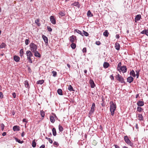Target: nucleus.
Here are the masks:
<instances>
[{
  "mask_svg": "<svg viewBox=\"0 0 148 148\" xmlns=\"http://www.w3.org/2000/svg\"><path fill=\"white\" fill-rule=\"evenodd\" d=\"M121 62H119L117 65V70L120 72L121 71L123 73L126 72L127 70L126 66H121Z\"/></svg>",
  "mask_w": 148,
  "mask_h": 148,
  "instance_id": "nucleus-1",
  "label": "nucleus"
},
{
  "mask_svg": "<svg viewBox=\"0 0 148 148\" xmlns=\"http://www.w3.org/2000/svg\"><path fill=\"white\" fill-rule=\"evenodd\" d=\"M110 112L112 116H113L114 114V111L116 108V105L113 101L110 102Z\"/></svg>",
  "mask_w": 148,
  "mask_h": 148,
  "instance_id": "nucleus-2",
  "label": "nucleus"
},
{
  "mask_svg": "<svg viewBox=\"0 0 148 148\" xmlns=\"http://www.w3.org/2000/svg\"><path fill=\"white\" fill-rule=\"evenodd\" d=\"M26 54L27 56V59L30 63H32L31 57L33 56V54L30 50H28L26 52Z\"/></svg>",
  "mask_w": 148,
  "mask_h": 148,
  "instance_id": "nucleus-3",
  "label": "nucleus"
},
{
  "mask_svg": "<svg viewBox=\"0 0 148 148\" xmlns=\"http://www.w3.org/2000/svg\"><path fill=\"white\" fill-rule=\"evenodd\" d=\"M30 49L32 52L36 51L37 49V46L33 42H31L29 45Z\"/></svg>",
  "mask_w": 148,
  "mask_h": 148,
  "instance_id": "nucleus-4",
  "label": "nucleus"
},
{
  "mask_svg": "<svg viewBox=\"0 0 148 148\" xmlns=\"http://www.w3.org/2000/svg\"><path fill=\"white\" fill-rule=\"evenodd\" d=\"M116 78L117 80L121 83L125 84V82L124 81L123 78L119 74H118L116 76Z\"/></svg>",
  "mask_w": 148,
  "mask_h": 148,
  "instance_id": "nucleus-5",
  "label": "nucleus"
},
{
  "mask_svg": "<svg viewBox=\"0 0 148 148\" xmlns=\"http://www.w3.org/2000/svg\"><path fill=\"white\" fill-rule=\"evenodd\" d=\"M124 140L125 142L127 144L130 145L131 147L133 146V143L130 141L127 136H124Z\"/></svg>",
  "mask_w": 148,
  "mask_h": 148,
  "instance_id": "nucleus-6",
  "label": "nucleus"
},
{
  "mask_svg": "<svg viewBox=\"0 0 148 148\" xmlns=\"http://www.w3.org/2000/svg\"><path fill=\"white\" fill-rule=\"evenodd\" d=\"M69 40L71 42L74 43L75 40H76V37L75 36L72 35L69 38Z\"/></svg>",
  "mask_w": 148,
  "mask_h": 148,
  "instance_id": "nucleus-7",
  "label": "nucleus"
},
{
  "mask_svg": "<svg viewBox=\"0 0 148 148\" xmlns=\"http://www.w3.org/2000/svg\"><path fill=\"white\" fill-rule=\"evenodd\" d=\"M50 117L51 122L52 123H54L55 121V118L56 117V115H50Z\"/></svg>",
  "mask_w": 148,
  "mask_h": 148,
  "instance_id": "nucleus-8",
  "label": "nucleus"
},
{
  "mask_svg": "<svg viewBox=\"0 0 148 148\" xmlns=\"http://www.w3.org/2000/svg\"><path fill=\"white\" fill-rule=\"evenodd\" d=\"M42 38L45 42V44L46 45H47L48 44V39L47 38L45 35H42Z\"/></svg>",
  "mask_w": 148,
  "mask_h": 148,
  "instance_id": "nucleus-9",
  "label": "nucleus"
},
{
  "mask_svg": "<svg viewBox=\"0 0 148 148\" xmlns=\"http://www.w3.org/2000/svg\"><path fill=\"white\" fill-rule=\"evenodd\" d=\"M50 20L51 23L53 24H55L56 23V20L53 16H51L50 17Z\"/></svg>",
  "mask_w": 148,
  "mask_h": 148,
  "instance_id": "nucleus-10",
  "label": "nucleus"
},
{
  "mask_svg": "<svg viewBox=\"0 0 148 148\" xmlns=\"http://www.w3.org/2000/svg\"><path fill=\"white\" fill-rule=\"evenodd\" d=\"M89 83L90 84L91 87L92 88H94L95 86V84L92 79H90L89 81Z\"/></svg>",
  "mask_w": 148,
  "mask_h": 148,
  "instance_id": "nucleus-11",
  "label": "nucleus"
},
{
  "mask_svg": "<svg viewBox=\"0 0 148 148\" xmlns=\"http://www.w3.org/2000/svg\"><path fill=\"white\" fill-rule=\"evenodd\" d=\"M141 18V16L140 14L137 15L135 18V21L136 22L140 20Z\"/></svg>",
  "mask_w": 148,
  "mask_h": 148,
  "instance_id": "nucleus-12",
  "label": "nucleus"
},
{
  "mask_svg": "<svg viewBox=\"0 0 148 148\" xmlns=\"http://www.w3.org/2000/svg\"><path fill=\"white\" fill-rule=\"evenodd\" d=\"M137 104L138 106H143L144 105V102L143 101H139L137 102Z\"/></svg>",
  "mask_w": 148,
  "mask_h": 148,
  "instance_id": "nucleus-13",
  "label": "nucleus"
},
{
  "mask_svg": "<svg viewBox=\"0 0 148 148\" xmlns=\"http://www.w3.org/2000/svg\"><path fill=\"white\" fill-rule=\"evenodd\" d=\"M13 59L15 62H18L19 61L20 58L18 56H14Z\"/></svg>",
  "mask_w": 148,
  "mask_h": 148,
  "instance_id": "nucleus-14",
  "label": "nucleus"
},
{
  "mask_svg": "<svg viewBox=\"0 0 148 148\" xmlns=\"http://www.w3.org/2000/svg\"><path fill=\"white\" fill-rule=\"evenodd\" d=\"M34 53V56L36 57L40 58L41 55L39 53L38 51H36L35 52H33Z\"/></svg>",
  "mask_w": 148,
  "mask_h": 148,
  "instance_id": "nucleus-15",
  "label": "nucleus"
},
{
  "mask_svg": "<svg viewBox=\"0 0 148 148\" xmlns=\"http://www.w3.org/2000/svg\"><path fill=\"white\" fill-rule=\"evenodd\" d=\"M71 6H75L77 7L78 8L79 7L80 4H79L78 2H75L74 3H72L71 5Z\"/></svg>",
  "mask_w": 148,
  "mask_h": 148,
  "instance_id": "nucleus-16",
  "label": "nucleus"
},
{
  "mask_svg": "<svg viewBox=\"0 0 148 148\" xmlns=\"http://www.w3.org/2000/svg\"><path fill=\"white\" fill-rule=\"evenodd\" d=\"M13 130L14 131H18L20 130L19 127L17 125H15L13 127Z\"/></svg>",
  "mask_w": 148,
  "mask_h": 148,
  "instance_id": "nucleus-17",
  "label": "nucleus"
},
{
  "mask_svg": "<svg viewBox=\"0 0 148 148\" xmlns=\"http://www.w3.org/2000/svg\"><path fill=\"white\" fill-rule=\"evenodd\" d=\"M95 103H93L92 104V106L90 110L91 112H94L95 110Z\"/></svg>",
  "mask_w": 148,
  "mask_h": 148,
  "instance_id": "nucleus-18",
  "label": "nucleus"
},
{
  "mask_svg": "<svg viewBox=\"0 0 148 148\" xmlns=\"http://www.w3.org/2000/svg\"><path fill=\"white\" fill-rule=\"evenodd\" d=\"M134 78L132 77H129L127 79V82L130 83H131L133 80Z\"/></svg>",
  "mask_w": 148,
  "mask_h": 148,
  "instance_id": "nucleus-19",
  "label": "nucleus"
},
{
  "mask_svg": "<svg viewBox=\"0 0 148 148\" xmlns=\"http://www.w3.org/2000/svg\"><path fill=\"white\" fill-rule=\"evenodd\" d=\"M140 33L142 34L146 35L148 36V29H145L141 32Z\"/></svg>",
  "mask_w": 148,
  "mask_h": 148,
  "instance_id": "nucleus-20",
  "label": "nucleus"
},
{
  "mask_svg": "<svg viewBox=\"0 0 148 148\" xmlns=\"http://www.w3.org/2000/svg\"><path fill=\"white\" fill-rule=\"evenodd\" d=\"M77 32L79 34H80L81 36H84L83 33L77 29H75L74 30V32Z\"/></svg>",
  "mask_w": 148,
  "mask_h": 148,
  "instance_id": "nucleus-21",
  "label": "nucleus"
},
{
  "mask_svg": "<svg viewBox=\"0 0 148 148\" xmlns=\"http://www.w3.org/2000/svg\"><path fill=\"white\" fill-rule=\"evenodd\" d=\"M115 47L116 49L118 51L120 49V46L119 44L117 42H116L115 44Z\"/></svg>",
  "mask_w": 148,
  "mask_h": 148,
  "instance_id": "nucleus-22",
  "label": "nucleus"
},
{
  "mask_svg": "<svg viewBox=\"0 0 148 148\" xmlns=\"http://www.w3.org/2000/svg\"><path fill=\"white\" fill-rule=\"evenodd\" d=\"M138 117L139 118V120L140 121H143L144 119L143 116L141 114H138Z\"/></svg>",
  "mask_w": 148,
  "mask_h": 148,
  "instance_id": "nucleus-23",
  "label": "nucleus"
},
{
  "mask_svg": "<svg viewBox=\"0 0 148 148\" xmlns=\"http://www.w3.org/2000/svg\"><path fill=\"white\" fill-rule=\"evenodd\" d=\"M109 65V64L108 62H105L103 64V66L104 68H107L108 67Z\"/></svg>",
  "mask_w": 148,
  "mask_h": 148,
  "instance_id": "nucleus-24",
  "label": "nucleus"
},
{
  "mask_svg": "<svg viewBox=\"0 0 148 148\" xmlns=\"http://www.w3.org/2000/svg\"><path fill=\"white\" fill-rule=\"evenodd\" d=\"M52 131L53 135L54 136H56V129L53 127L52 130Z\"/></svg>",
  "mask_w": 148,
  "mask_h": 148,
  "instance_id": "nucleus-25",
  "label": "nucleus"
},
{
  "mask_svg": "<svg viewBox=\"0 0 148 148\" xmlns=\"http://www.w3.org/2000/svg\"><path fill=\"white\" fill-rule=\"evenodd\" d=\"M57 92L58 94L60 95H63L62 93V90L61 89H58L57 90Z\"/></svg>",
  "mask_w": 148,
  "mask_h": 148,
  "instance_id": "nucleus-26",
  "label": "nucleus"
},
{
  "mask_svg": "<svg viewBox=\"0 0 148 148\" xmlns=\"http://www.w3.org/2000/svg\"><path fill=\"white\" fill-rule=\"evenodd\" d=\"M87 15L88 16L92 17L93 16V14L91 13L90 11L89 10H88L87 13Z\"/></svg>",
  "mask_w": 148,
  "mask_h": 148,
  "instance_id": "nucleus-27",
  "label": "nucleus"
},
{
  "mask_svg": "<svg viewBox=\"0 0 148 148\" xmlns=\"http://www.w3.org/2000/svg\"><path fill=\"white\" fill-rule=\"evenodd\" d=\"M109 33L108 32V31L105 30L103 33V35L106 37H108V36Z\"/></svg>",
  "mask_w": 148,
  "mask_h": 148,
  "instance_id": "nucleus-28",
  "label": "nucleus"
},
{
  "mask_svg": "<svg viewBox=\"0 0 148 148\" xmlns=\"http://www.w3.org/2000/svg\"><path fill=\"white\" fill-rule=\"evenodd\" d=\"M130 74L134 77L136 76L134 71L133 70L130 72Z\"/></svg>",
  "mask_w": 148,
  "mask_h": 148,
  "instance_id": "nucleus-29",
  "label": "nucleus"
},
{
  "mask_svg": "<svg viewBox=\"0 0 148 148\" xmlns=\"http://www.w3.org/2000/svg\"><path fill=\"white\" fill-rule=\"evenodd\" d=\"M19 53L20 54V56L22 57L23 55L24 54V51L23 49H21L19 52Z\"/></svg>",
  "mask_w": 148,
  "mask_h": 148,
  "instance_id": "nucleus-30",
  "label": "nucleus"
},
{
  "mask_svg": "<svg viewBox=\"0 0 148 148\" xmlns=\"http://www.w3.org/2000/svg\"><path fill=\"white\" fill-rule=\"evenodd\" d=\"M44 80H41L37 81L36 84H42L44 83Z\"/></svg>",
  "mask_w": 148,
  "mask_h": 148,
  "instance_id": "nucleus-31",
  "label": "nucleus"
},
{
  "mask_svg": "<svg viewBox=\"0 0 148 148\" xmlns=\"http://www.w3.org/2000/svg\"><path fill=\"white\" fill-rule=\"evenodd\" d=\"M40 20L39 19H36L35 21V23L38 26H40V23L39 22Z\"/></svg>",
  "mask_w": 148,
  "mask_h": 148,
  "instance_id": "nucleus-32",
  "label": "nucleus"
},
{
  "mask_svg": "<svg viewBox=\"0 0 148 148\" xmlns=\"http://www.w3.org/2000/svg\"><path fill=\"white\" fill-rule=\"evenodd\" d=\"M15 139L16 141V142H18L19 143H20L22 144L23 142V141H21V140H19L17 138H15Z\"/></svg>",
  "mask_w": 148,
  "mask_h": 148,
  "instance_id": "nucleus-33",
  "label": "nucleus"
},
{
  "mask_svg": "<svg viewBox=\"0 0 148 148\" xmlns=\"http://www.w3.org/2000/svg\"><path fill=\"white\" fill-rule=\"evenodd\" d=\"M71 46V48L73 49H74L76 47V45L74 43H72Z\"/></svg>",
  "mask_w": 148,
  "mask_h": 148,
  "instance_id": "nucleus-34",
  "label": "nucleus"
},
{
  "mask_svg": "<svg viewBox=\"0 0 148 148\" xmlns=\"http://www.w3.org/2000/svg\"><path fill=\"white\" fill-rule=\"evenodd\" d=\"M137 111L139 112H141L142 110H143V109L142 108L139 106L137 107Z\"/></svg>",
  "mask_w": 148,
  "mask_h": 148,
  "instance_id": "nucleus-35",
  "label": "nucleus"
},
{
  "mask_svg": "<svg viewBox=\"0 0 148 148\" xmlns=\"http://www.w3.org/2000/svg\"><path fill=\"white\" fill-rule=\"evenodd\" d=\"M6 46V45L3 42L0 45V49L1 48H4Z\"/></svg>",
  "mask_w": 148,
  "mask_h": 148,
  "instance_id": "nucleus-36",
  "label": "nucleus"
},
{
  "mask_svg": "<svg viewBox=\"0 0 148 148\" xmlns=\"http://www.w3.org/2000/svg\"><path fill=\"white\" fill-rule=\"evenodd\" d=\"M68 89L69 90L71 91H74V90L73 89V87L72 86L70 85L68 87Z\"/></svg>",
  "mask_w": 148,
  "mask_h": 148,
  "instance_id": "nucleus-37",
  "label": "nucleus"
},
{
  "mask_svg": "<svg viewBox=\"0 0 148 148\" xmlns=\"http://www.w3.org/2000/svg\"><path fill=\"white\" fill-rule=\"evenodd\" d=\"M25 87L27 88L29 86V84L28 83V81L26 80L25 81Z\"/></svg>",
  "mask_w": 148,
  "mask_h": 148,
  "instance_id": "nucleus-38",
  "label": "nucleus"
},
{
  "mask_svg": "<svg viewBox=\"0 0 148 148\" xmlns=\"http://www.w3.org/2000/svg\"><path fill=\"white\" fill-rule=\"evenodd\" d=\"M36 143L35 142V140H34L32 141V145L33 147H35L36 146Z\"/></svg>",
  "mask_w": 148,
  "mask_h": 148,
  "instance_id": "nucleus-39",
  "label": "nucleus"
},
{
  "mask_svg": "<svg viewBox=\"0 0 148 148\" xmlns=\"http://www.w3.org/2000/svg\"><path fill=\"white\" fill-rule=\"evenodd\" d=\"M63 127L60 125H59V130L60 132H62L63 131Z\"/></svg>",
  "mask_w": 148,
  "mask_h": 148,
  "instance_id": "nucleus-40",
  "label": "nucleus"
},
{
  "mask_svg": "<svg viewBox=\"0 0 148 148\" xmlns=\"http://www.w3.org/2000/svg\"><path fill=\"white\" fill-rule=\"evenodd\" d=\"M83 31L84 32V33H83L84 36V35L85 36H87L89 35V34L88 32L84 30Z\"/></svg>",
  "mask_w": 148,
  "mask_h": 148,
  "instance_id": "nucleus-41",
  "label": "nucleus"
},
{
  "mask_svg": "<svg viewBox=\"0 0 148 148\" xmlns=\"http://www.w3.org/2000/svg\"><path fill=\"white\" fill-rule=\"evenodd\" d=\"M59 14L61 16H63L65 15V13L64 12H61L59 13Z\"/></svg>",
  "mask_w": 148,
  "mask_h": 148,
  "instance_id": "nucleus-42",
  "label": "nucleus"
},
{
  "mask_svg": "<svg viewBox=\"0 0 148 148\" xmlns=\"http://www.w3.org/2000/svg\"><path fill=\"white\" fill-rule=\"evenodd\" d=\"M40 114L42 117H44L45 115V112L42 110L40 111Z\"/></svg>",
  "mask_w": 148,
  "mask_h": 148,
  "instance_id": "nucleus-43",
  "label": "nucleus"
},
{
  "mask_svg": "<svg viewBox=\"0 0 148 148\" xmlns=\"http://www.w3.org/2000/svg\"><path fill=\"white\" fill-rule=\"evenodd\" d=\"M25 44L26 45H27L30 42V41L28 39H26L25 40Z\"/></svg>",
  "mask_w": 148,
  "mask_h": 148,
  "instance_id": "nucleus-44",
  "label": "nucleus"
},
{
  "mask_svg": "<svg viewBox=\"0 0 148 148\" xmlns=\"http://www.w3.org/2000/svg\"><path fill=\"white\" fill-rule=\"evenodd\" d=\"M136 76H137V78H138L139 76V71L137 70L136 71Z\"/></svg>",
  "mask_w": 148,
  "mask_h": 148,
  "instance_id": "nucleus-45",
  "label": "nucleus"
},
{
  "mask_svg": "<svg viewBox=\"0 0 148 148\" xmlns=\"http://www.w3.org/2000/svg\"><path fill=\"white\" fill-rule=\"evenodd\" d=\"M53 145L54 146H56L57 147L59 146V144L57 142L55 141L53 143Z\"/></svg>",
  "mask_w": 148,
  "mask_h": 148,
  "instance_id": "nucleus-46",
  "label": "nucleus"
},
{
  "mask_svg": "<svg viewBox=\"0 0 148 148\" xmlns=\"http://www.w3.org/2000/svg\"><path fill=\"white\" fill-rule=\"evenodd\" d=\"M52 73L53 74V76L55 77V76H56V75H57V73H56V71H53L52 72Z\"/></svg>",
  "mask_w": 148,
  "mask_h": 148,
  "instance_id": "nucleus-47",
  "label": "nucleus"
},
{
  "mask_svg": "<svg viewBox=\"0 0 148 148\" xmlns=\"http://www.w3.org/2000/svg\"><path fill=\"white\" fill-rule=\"evenodd\" d=\"M47 29L48 30L49 32H51L52 31V29L49 26H47Z\"/></svg>",
  "mask_w": 148,
  "mask_h": 148,
  "instance_id": "nucleus-48",
  "label": "nucleus"
},
{
  "mask_svg": "<svg viewBox=\"0 0 148 148\" xmlns=\"http://www.w3.org/2000/svg\"><path fill=\"white\" fill-rule=\"evenodd\" d=\"M82 52L83 53H86V47H84L82 49Z\"/></svg>",
  "mask_w": 148,
  "mask_h": 148,
  "instance_id": "nucleus-49",
  "label": "nucleus"
},
{
  "mask_svg": "<svg viewBox=\"0 0 148 148\" xmlns=\"http://www.w3.org/2000/svg\"><path fill=\"white\" fill-rule=\"evenodd\" d=\"M1 130H3L4 129V124L2 123L1 125Z\"/></svg>",
  "mask_w": 148,
  "mask_h": 148,
  "instance_id": "nucleus-50",
  "label": "nucleus"
},
{
  "mask_svg": "<svg viewBox=\"0 0 148 148\" xmlns=\"http://www.w3.org/2000/svg\"><path fill=\"white\" fill-rule=\"evenodd\" d=\"M3 97V93L1 92H0V98L2 99Z\"/></svg>",
  "mask_w": 148,
  "mask_h": 148,
  "instance_id": "nucleus-51",
  "label": "nucleus"
},
{
  "mask_svg": "<svg viewBox=\"0 0 148 148\" xmlns=\"http://www.w3.org/2000/svg\"><path fill=\"white\" fill-rule=\"evenodd\" d=\"M94 112H91V111L90 110V111H89V113H88V115L89 117H90V116L92 115V114H93Z\"/></svg>",
  "mask_w": 148,
  "mask_h": 148,
  "instance_id": "nucleus-52",
  "label": "nucleus"
},
{
  "mask_svg": "<svg viewBox=\"0 0 148 148\" xmlns=\"http://www.w3.org/2000/svg\"><path fill=\"white\" fill-rule=\"evenodd\" d=\"M95 44L98 45H99L101 44V43L99 41H96L95 42Z\"/></svg>",
  "mask_w": 148,
  "mask_h": 148,
  "instance_id": "nucleus-53",
  "label": "nucleus"
},
{
  "mask_svg": "<svg viewBox=\"0 0 148 148\" xmlns=\"http://www.w3.org/2000/svg\"><path fill=\"white\" fill-rule=\"evenodd\" d=\"M110 77L111 79L112 80H113L114 79V77L113 75H111L110 76Z\"/></svg>",
  "mask_w": 148,
  "mask_h": 148,
  "instance_id": "nucleus-54",
  "label": "nucleus"
},
{
  "mask_svg": "<svg viewBox=\"0 0 148 148\" xmlns=\"http://www.w3.org/2000/svg\"><path fill=\"white\" fill-rule=\"evenodd\" d=\"M25 134V133L24 132H23L21 134V136L22 137H24Z\"/></svg>",
  "mask_w": 148,
  "mask_h": 148,
  "instance_id": "nucleus-55",
  "label": "nucleus"
},
{
  "mask_svg": "<svg viewBox=\"0 0 148 148\" xmlns=\"http://www.w3.org/2000/svg\"><path fill=\"white\" fill-rule=\"evenodd\" d=\"M12 96H13V97L14 98H15L16 97V93H15V92H13V93H12Z\"/></svg>",
  "mask_w": 148,
  "mask_h": 148,
  "instance_id": "nucleus-56",
  "label": "nucleus"
},
{
  "mask_svg": "<svg viewBox=\"0 0 148 148\" xmlns=\"http://www.w3.org/2000/svg\"><path fill=\"white\" fill-rule=\"evenodd\" d=\"M48 141L50 143H53V141L51 138H50Z\"/></svg>",
  "mask_w": 148,
  "mask_h": 148,
  "instance_id": "nucleus-57",
  "label": "nucleus"
},
{
  "mask_svg": "<svg viewBox=\"0 0 148 148\" xmlns=\"http://www.w3.org/2000/svg\"><path fill=\"white\" fill-rule=\"evenodd\" d=\"M45 145H42L40 146V148H45Z\"/></svg>",
  "mask_w": 148,
  "mask_h": 148,
  "instance_id": "nucleus-58",
  "label": "nucleus"
},
{
  "mask_svg": "<svg viewBox=\"0 0 148 148\" xmlns=\"http://www.w3.org/2000/svg\"><path fill=\"white\" fill-rule=\"evenodd\" d=\"M6 132H3L2 134V135L3 136H4L6 135Z\"/></svg>",
  "mask_w": 148,
  "mask_h": 148,
  "instance_id": "nucleus-59",
  "label": "nucleus"
},
{
  "mask_svg": "<svg viewBox=\"0 0 148 148\" xmlns=\"http://www.w3.org/2000/svg\"><path fill=\"white\" fill-rule=\"evenodd\" d=\"M115 148H120L119 147L116 145H114Z\"/></svg>",
  "mask_w": 148,
  "mask_h": 148,
  "instance_id": "nucleus-60",
  "label": "nucleus"
},
{
  "mask_svg": "<svg viewBox=\"0 0 148 148\" xmlns=\"http://www.w3.org/2000/svg\"><path fill=\"white\" fill-rule=\"evenodd\" d=\"M119 34H116V38H119Z\"/></svg>",
  "mask_w": 148,
  "mask_h": 148,
  "instance_id": "nucleus-61",
  "label": "nucleus"
},
{
  "mask_svg": "<svg viewBox=\"0 0 148 148\" xmlns=\"http://www.w3.org/2000/svg\"><path fill=\"white\" fill-rule=\"evenodd\" d=\"M23 122H26L27 121L26 119H24L23 120Z\"/></svg>",
  "mask_w": 148,
  "mask_h": 148,
  "instance_id": "nucleus-62",
  "label": "nucleus"
},
{
  "mask_svg": "<svg viewBox=\"0 0 148 148\" xmlns=\"http://www.w3.org/2000/svg\"><path fill=\"white\" fill-rule=\"evenodd\" d=\"M138 96H139V94H137L136 96V98H137L138 97Z\"/></svg>",
  "mask_w": 148,
  "mask_h": 148,
  "instance_id": "nucleus-63",
  "label": "nucleus"
},
{
  "mask_svg": "<svg viewBox=\"0 0 148 148\" xmlns=\"http://www.w3.org/2000/svg\"><path fill=\"white\" fill-rule=\"evenodd\" d=\"M84 72L85 73H86L87 72V71L86 70H84Z\"/></svg>",
  "mask_w": 148,
  "mask_h": 148,
  "instance_id": "nucleus-64",
  "label": "nucleus"
}]
</instances>
